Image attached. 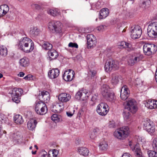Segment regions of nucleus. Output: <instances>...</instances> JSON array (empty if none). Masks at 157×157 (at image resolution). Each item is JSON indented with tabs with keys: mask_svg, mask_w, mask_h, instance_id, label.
<instances>
[{
	"mask_svg": "<svg viewBox=\"0 0 157 157\" xmlns=\"http://www.w3.org/2000/svg\"><path fill=\"white\" fill-rule=\"evenodd\" d=\"M123 116L124 120L127 122H128L131 120V116L129 112L124 111Z\"/></svg>",
	"mask_w": 157,
	"mask_h": 157,
	"instance_id": "36",
	"label": "nucleus"
},
{
	"mask_svg": "<svg viewBox=\"0 0 157 157\" xmlns=\"http://www.w3.org/2000/svg\"><path fill=\"white\" fill-rule=\"evenodd\" d=\"M121 48H127V50L130 52L133 50V48L132 47L131 45L125 42H122L120 45Z\"/></svg>",
	"mask_w": 157,
	"mask_h": 157,
	"instance_id": "29",
	"label": "nucleus"
},
{
	"mask_svg": "<svg viewBox=\"0 0 157 157\" xmlns=\"http://www.w3.org/2000/svg\"><path fill=\"white\" fill-rule=\"evenodd\" d=\"M145 106L148 109H151L157 108V100L149 99L146 101Z\"/></svg>",
	"mask_w": 157,
	"mask_h": 157,
	"instance_id": "21",
	"label": "nucleus"
},
{
	"mask_svg": "<svg viewBox=\"0 0 157 157\" xmlns=\"http://www.w3.org/2000/svg\"><path fill=\"white\" fill-rule=\"evenodd\" d=\"M89 93L86 90H79L75 94V98L78 100L83 101L88 98Z\"/></svg>",
	"mask_w": 157,
	"mask_h": 157,
	"instance_id": "15",
	"label": "nucleus"
},
{
	"mask_svg": "<svg viewBox=\"0 0 157 157\" xmlns=\"http://www.w3.org/2000/svg\"><path fill=\"white\" fill-rule=\"evenodd\" d=\"M49 30L53 33H61L62 32V24L59 21H52L48 24Z\"/></svg>",
	"mask_w": 157,
	"mask_h": 157,
	"instance_id": "5",
	"label": "nucleus"
},
{
	"mask_svg": "<svg viewBox=\"0 0 157 157\" xmlns=\"http://www.w3.org/2000/svg\"><path fill=\"white\" fill-rule=\"evenodd\" d=\"M130 130L128 126H124L119 128L114 133V136L117 139L123 140L128 137Z\"/></svg>",
	"mask_w": 157,
	"mask_h": 157,
	"instance_id": "4",
	"label": "nucleus"
},
{
	"mask_svg": "<svg viewBox=\"0 0 157 157\" xmlns=\"http://www.w3.org/2000/svg\"><path fill=\"white\" fill-rule=\"evenodd\" d=\"M59 72V70L58 69L53 68L49 71L48 76L51 79H54L58 76Z\"/></svg>",
	"mask_w": 157,
	"mask_h": 157,
	"instance_id": "20",
	"label": "nucleus"
},
{
	"mask_svg": "<svg viewBox=\"0 0 157 157\" xmlns=\"http://www.w3.org/2000/svg\"><path fill=\"white\" fill-rule=\"evenodd\" d=\"M3 75L2 74L0 73V78H2L3 77Z\"/></svg>",
	"mask_w": 157,
	"mask_h": 157,
	"instance_id": "61",
	"label": "nucleus"
},
{
	"mask_svg": "<svg viewBox=\"0 0 157 157\" xmlns=\"http://www.w3.org/2000/svg\"><path fill=\"white\" fill-rule=\"evenodd\" d=\"M34 106L35 111L37 114L43 115L47 112L48 109L47 105L43 102L36 101Z\"/></svg>",
	"mask_w": 157,
	"mask_h": 157,
	"instance_id": "6",
	"label": "nucleus"
},
{
	"mask_svg": "<svg viewBox=\"0 0 157 157\" xmlns=\"http://www.w3.org/2000/svg\"><path fill=\"white\" fill-rule=\"evenodd\" d=\"M149 36L152 38L157 37V22L150 23L147 29Z\"/></svg>",
	"mask_w": 157,
	"mask_h": 157,
	"instance_id": "8",
	"label": "nucleus"
},
{
	"mask_svg": "<svg viewBox=\"0 0 157 157\" xmlns=\"http://www.w3.org/2000/svg\"><path fill=\"white\" fill-rule=\"evenodd\" d=\"M33 148V147L32 146H30V147H29V149H32Z\"/></svg>",
	"mask_w": 157,
	"mask_h": 157,
	"instance_id": "63",
	"label": "nucleus"
},
{
	"mask_svg": "<svg viewBox=\"0 0 157 157\" xmlns=\"http://www.w3.org/2000/svg\"><path fill=\"white\" fill-rule=\"evenodd\" d=\"M86 38L88 48H90L95 46L96 43V39L93 35L88 34L87 35Z\"/></svg>",
	"mask_w": 157,
	"mask_h": 157,
	"instance_id": "17",
	"label": "nucleus"
},
{
	"mask_svg": "<svg viewBox=\"0 0 157 157\" xmlns=\"http://www.w3.org/2000/svg\"><path fill=\"white\" fill-rule=\"evenodd\" d=\"M48 53L51 60L56 59L58 56L57 52L54 50L49 51Z\"/></svg>",
	"mask_w": 157,
	"mask_h": 157,
	"instance_id": "30",
	"label": "nucleus"
},
{
	"mask_svg": "<svg viewBox=\"0 0 157 157\" xmlns=\"http://www.w3.org/2000/svg\"><path fill=\"white\" fill-rule=\"evenodd\" d=\"M48 13L53 16H56L58 14V12L56 9H52L49 10Z\"/></svg>",
	"mask_w": 157,
	"mask_h": 157,
	"instance_id": "42",
	"label": "nucleus"
},
{
	"mask_svg": "<svg viewBox=\"0 0 157 157\" xmlns=\"http://www.w3.org/2000/svg\"><path fill=\"white\" fill-rule=\"evenodd\" d=\"M156 74H157V69H156V73H155V74H156Z\"/></svg>",
	"mask_w": 157,
	"mask_h": 157,
	"instance_id": "64",
	"label": "nucleus"
},
{
	"mask_svg": "<svg viewBox=\"0 0 157 157\" xmlns=\"http://www.w3.org/2000/svg\"><path fill=\"white\" fill-rule=\"evenodd\" d=\"M71 97V95L69 94L63 93L59 95L58 99L62 102H66L70 100Z\"/></svg>",
	"mask_w": 157,
	"mask_h": 157,
	"instance_id": "22",
	"label": "nucleus"
},
{
	"mask_svg": "<svg viewBox=\"0 0 157 157\" xmlns=\"http://www.w3.org/2000/svg\"><path fill=\"white\" fill-rule=\"evenodd\" d=\"M42 46L45 50H50L52 48V45L48 42L44 41Z\"/></svg>",
	"mask_w": 157,
	"mask_h": 157,
	"instance_id": "32",
	"label": "nucleus"
},
{
	"mask_svg": "<svg viewBox=\"0 0 157 157\" xmlns=\"http://www.w3.org/2000/svg\"><path fill=\"white\" fill-rule=\"evenodd\" d=\"M143 58V55L140 52H134L128 57V64L129 66H133L142 60Z\"/></svg>",
	"mask_w": 157,
	"mask_h": 157,
	"instance_id": "3",
	"label": "nucleus"
},
{
	"mask_svg": "<svg viewBox=\"0 0 157 157\" xmlns=\"http://www.w3.org/2000/svg\"><path fill=\"white\" fill-rule=\"evenodd\" d=\"M122 157H132L130 154L128 153H124L122 155Z\"/></svg>",
	"mask_w": 157,
	"mask_h": 157,
	"instance_id": "52",
	"label": "nucleus"
},
{
	"mask_svg": "<svg viewBox=\"0 0 157 157\" xmlns=\"http://www.w3.org/2000/svg\"><path fill=\"white\" fill-rule=\"evenodd\" d=\"M129 96V90L126 86L122 87L120 97L122 100H126Z\"/></svg>",
	"mask_w": 157,
	"mask_h": 157,
	"instance_id": "19",
	"label": "nucleus"
},
{
	"mask_svg": "<svg viewBox=\"0 0 157 157\" xmlns=\"http://www.w3.org/2000/svg\"><path fill=\"white\" fill-rule=\"evenodd\" d=\"M150 4V0H144L141 5L140 7L143 9L147 8Z\"/></svg>",
	"mask_w": 157,
	"mask_h": 157,
	"instance_id": "35",
	"label": "nucleus"
},
{
	"mask_svg": "<svg viewBox=\"0 0 157 157\" xmlns=\"http://www.w3.org/2000/svg\"><path fill=\"white\" fill-rule=\"evenodd\" d=\"M7 118L6 116L2 114H0V138H1L2 135V132L3 131L2 128L1 124L5 123H6V121Z\"/></svg>",
	"mask_w": 157,
	"mask_h": 157,
	"instance_id": "27",
	"label": "nucleus"
},
{
	"mask_svg": "<svg viewBox=\"0 0 157 157\" xmlns=\"http://www.w3.org/2000/svg\"><path fill=\"white\" fill-rule=\"evenodd\" d=\"M111 81V83L113 85H115L117 84L119 81V77L118 76H113Z\"/></svg>",
	"mask_w": 157,
	"mask_h": 157,
	"instance_id": "40",
	"label": "nucleus"
},
{
	"mask_svg": "<svg viewBox=\"0 0 157 157\" xmlns=\"http://www.w3.org/2000/svg\"><path fill=\"white\" fill-rule=\"evenodd\" d=\"M105 26L104 25H100L98 27L97 29L98 30L100 31H102L104 29Z\"/></svg>",
	"mask_w": 157,
	"mask_h": 157,
	"instance_id": "50",
	"label": "nucleus"
},
{
	"mask_svg": "<svg viewBox=\"0 0 157 157\" xmlns=\"http://www.w3.org/2000/svg\"><path fill=\"white\" fill-rule=\"evenodd\" d=\"M7 54V48L3 45L0 46V55L5 56Z\"/></svg>",
	"mask_w": 157,
	"mask_h": 157,
	"instance_id": "33",
	"label": "nucleus"
},
{
	"mask_svg": "<svg viewBox=\"0 0 157 157\" xmlns=\"http://www.w3.org/2000/svg\"><path fill=\"white\" fill-rule=\"evenodd\" d=\"M109 10L107 8H103L101 9L99 12V19H100L105 18L109 15Z\"/></svg>",
	"mask_w": 157,
	"mask_h": 157,
	"instance_id": "23",
	"label": "nucleus"
},
{
	"mask_svg": "<svg viewBox=\"0 0 157 157\" xmlns=\"http://www.w3.org/2000/svg\"><path fill=\"white\" fill-rule=\"evenodd\" d=\"M143 128L149 133H153L155 130V125L151 120L147 119L143 122Z\"/></svg>",
	"mask_w": 157,
	"mask_h": 157,
	"instance_id": "10",
	"label": "nucleus"
},
{
	"mask_svg": "<svg viewBox=\"0 0 157 157\" xmlns=\"http://www.w3.org/2000/svg\"><path fill=\"white\" fill-rule=\"evenodd\" d=\"M29 80H31L33 76L31 75V76H29Z\"/></svg>",
	"mask_w": 157,
	"mask_h": 157,
	"instance_id": "60",
	"label": "nucleus"
},
{
	"mask_svg": "<svg viewBox=\"0 0 157 157\" xmlns=\"http://www.w3.org/2000/svg\"><path fill=\"white\" fill-rule=\"evenodd\" d=\"M75 77V72L71 69L66 71L63 75V78L66 81H71Z\"/></svg>",
	"mask_w": 157,
	"mask_h": 157,
	"instance_id": "16",
	"label": "nucleus"
},
{
	"mask_svg": "<svg viewBox=\"0 0 157 157\" xmlns=\"http://www.w3.org/2000/svg\"><path fill=\"white\" fill-rule=\"evenodd\" d=\"M34 147L36 148V149L37 150L38 149V148L37 147V146L36 145H35Z\"/></svg>",
	"mask_w": 157,
	"mask_h": 157,
	"instance_id": "59",
	"label": "nucleus"
},
{
	"mask_svg": "<svg viewBox=\"0 0 157 157\" xmlns=\"http://www.w3.org/2000/svg\"><path fill=\"white\" fill-rule=\"evenodd\" d=\"M94 6L97 9H98L101 8L100 3L99 2H98L95 3Z\"/></svg>",
	"mask_w": 157,
	"mask_h": 157,
	"instance_id": "48",
	"label": "nucleus"
},
{
	"mask_svg": "<svg viewBox=\"0 0 157 157\" xmlns=\"http://www.w3.org/2000/svg\"><path fill=\"white\" fill-rule=\"evenodd\" d=\"M132 150L133 151H135L136 157H144L142 155V153L140 148L134 147V148L132 149Z\"/></svg>",
	"mask_w": 157,
	"mask_h": 157,
	"instance_id": "38",
	"label": "nucleus"
},
{
	"mask_svg": "<svg viewBox=\"0 0 157 157\" xmlns=\"http://www.w3.org/2000/svg\"><path fill=\"white\" fill-rule=\"evenodd\" d=\"M78 151L80 155L84 156L88 155L89 152V150L85 147H80L78 148Z\"/></svg>",
	"mask_w": 157,
	"mask_h": 157,
	"instance_id": "31",
	"label": "nucleus"
},
{
	"mask_svg": "<svg viewBox=\"0 0 157 157\" xmlns=\"http://www.w3.org/2000/svg\"><path fill=\"white\" fill-rule=\"evenodd\" d=\"M109 107L105 103L102 102L99 104L97 106L96 111L101 116H105L109 112Z\"/></svg>",
	"mask_w": 157,
	"mask_h": 157,
	"instance_id": "12",
	"label": "nucleus"
},
{
	"mask_svg": "<svg viewBox=\"0 0 157 157\" xmlns=\"http://www.w3.org/2000/svg\"><path fill=\"white\" fill-rule=\"evenodd\" d=\"M100 91L103 96L106 100L113 101L115 99L114 93L111 90L109 86L106 84L102 85L100 88Z\"/></svg>",
	"mask_w": 157,
	"mask_h": 157,
	"instance_id": "2",
	"label": "nucleus"
},
{
	"mask_svg": "<svg viewBox=\"0 0 157 157\" xmlns=\"http://www.w3.org/2000/svg\"><path fill=\"white\" fill-rule=\"evenodd\" d=\"M36 121L33 119H31L28 122L27 126L28 128L30 130H34L37 124Z\"/></svg>",
	"mask_w": 157,
	"mask_h": 157,
	"instance_id": "24",
	"label": "nucleus"
},
{
	"mask_svg": "<svg viewBox=\"0 0 157 157\" xmlns=\"http://www.w3.org/2000/svg\"><path fill=\"white\" fill-rule=\"evenodd\" d=\"M51 119L55 122H58L59 120V119L58 116V115L56 114H53L51 117Z\"/></svg>",
	"mask_w": 157,
	"mask_h": 157,
	"instance_id": "44",
	"label": "nucleus"
},
{
	"mask_svg": "<svg viewBox=\"0 0 157 157\" xmlns=\"http://www.w3.org/2000/svg\"><path fill=\"white\" fill-rule=\"evenodd\" d=\"M19 63L20 66L23 67L28 66L29 64V59L26 57H24L21 59L19 61Z\"/></svg>",
	"mask_w": 157,
	"mask_h": 157,
	"instance_id": "28",
	"label": "nucleus"
},
{
	"mask_svg": "<svg viewBox=\"0 0 157 157\" xmlns=\"http://www.w3.org/2000/svg\"><path fill=\"white\" fill-rule=\"evenodd\" d=\"M143 51L146 55L149 56L154 54L157 51V46L152 44H146L144 45Z\"/></svg>",
	"mask_w": 157,
	"mask_h": 157,
	"instance_id": "7",
	"label": "nucleus"
},
{
	"mask_svg": "<svg viewBox=\"0 0 157 157\" xmlns=\"http://www.w3.org/2000/svg\"><path fill=\"white\" fill-rule=\"evenodd\" d=\"M3 11L2 6H0V17L5 15L4 13H3Z\"/></svg>",
	"mask_w": 157,
	"mask_h": 157,
	"instance_id": "51",
	"label": "nucleus"
},
{
	"mask_svg": "<svg viewBox=\"0 0 157 157\" xmlns=\"http://www.w3.org/2000/svg\"><path fill=\"white\" fill-rule=\"evenodd\" d=\"M75 143L76 144H79L78 140H76V141H75Z\"/></svg>",
	"mask_w": 157,
	"mask_h": 157,
	"instance_id": "62",
	"label": "nucleus"
},
{
	"mask_svg": "<svg viewBox=\"0 0 157 157\" xmlns=\"http://www.w3.org/2000/svg\"><path fill=\"white\" fill-rule=\"evenodd\" d=\"M155 78L156 81L157 82V74H155Z\"/></svg>",
	"mask_w": 157,
	"mask_h": 157,
	"instance_id": "58",
	"label": "nucleus"
},
{
	"mask_svg": "<svg viewBox=\"0 0 157 157\" xmlns=\"http://www.w3.org/2000/svg\"><path fill=\"white\" fill-rule=\"evenodd\" d=\"M18 44L19 48L26 53L32 52L34 48L33 42L27 37L21 38L19 40Z\"/></svg>",
	"mask_w": 157,
	"mask_h": 157,
	"instance_id": "1",
	"label": "nucleus"
},
{
	"mask_svg": "<svg viewBox=\"0 0 157 157\" xmlns=\"http://www.w3.org/2000/svg\"><path fill=\"white\" fill-rule=\"evenodd\" d=\"M125 108L133 113H136L138 109L136 101L134 99H129L127 101Z\"/></svg>",
	"mask_w": 157,
	"mask_h": 157,
	"instance_id": "13",
	"label": "nucleus"
},
{
	"mask_svg": "<svg viewBox=\"0 0 157 157\" xmlns=\"http://www.w3.org/2000/svg\"><path fill=\"white\" fill-rule=\"evenodd\" d=\"M38 98L39 101L43 102L45 103H47L50 99V94L48 92L46 91H42L39 94Z\"/></svg>",
	"mask_w": 157,
	"mask_h": 157,
	"instance_id": "18",
	"label": "nucleus"
},
{
	"mask_svg": "<svg viewBox=\"0 0 157 157\" xmlns=\"http://www.w3.org/2000/svg\"><path fill=\"white\" fill-rule=\"evenodd\" d=\"M94 133H95V132H92V134H91V136H90V137L91 138L93 139L94 137V136H92V134H94Z\"/></svg>",
	"mask_w": 157,
	"mask_h": 157,
	"instance_id": "57",
	"label": "nucleus"
},
{
	"mask_svg": "<svg viewBox=\"0 0 157 157\" xmlns=\"http://www.w3.org/2000/svg\"><path fill=\"white\" fill-rule=\"evenodd\" d=\"M23 93V90L21 88H14L10 92L12 94L13 101L16 103L20 101V96Z\"/></svg>",
	"mask_w": 157,
	"mask_h": 157,
	"instance_id": "9",
	"label": "nucleus"
},
{
	"mask_svg": "<svg viewBox=\"0 0 157 157\" xmlns=\"http://www.w3.org/2000/svg\"><path fill=\"white\" fill-rule=\"evenodd\" d=\"M32 6L33 8H35L36 9L39 10L41 8V6L38 4H34L32 5Z\"/></svg>",
	"mask_w": 157,
	"mask_h": 157,
	"instance_id": "49",
	"label": "nucleus"
},
{
	"mask_svg": "<svg viewBox=\"0 0 157 157\" xmlns=\"http://www.w3.org/2000/svg\"><path fill=\"white\" fill-rule=\"evenodd\" d=\"M108 146L107 144L105 141L101 142L99 144L100 149L102 151L106 150Z\"/></svg>",
	"mask_w": 157,
	"mask_h": 157,
	"instance_id": "37",
	"label": "nucleus"
},
{
	"mask_svg": "<svg viewBox=\"0 0 157 157\" xmlns=\"http://www.w3.org/2000/svg\"><path fill=\"white\" fill-rule=\"evenodd\" d=\"M156 151L149 150L147 151V155L149 157H157V152Z\"/></svg>",
	"mask_w": 157,
	"mask_h": 157,
	"instance_id": "39",
	"label": "nucleus"
},
{
	"mask_svg": "<svg viewBox=\"0 0 157 157\" xmlns=\"http://www.w3.org/2000/svg\"><path fill=\"white\" fill-rule=\"evenodd\" d=\"M130 32L131 37L133 39L140 38L142 33L141 27L138 25L132 27L131 29Z\"/></svg>",
	"mask_w": 157,
	"mask_h": 157,
	"instance_id": "14",
	"label": "nucleus"
},
{
	"mask_svg": "<svg viewBox=\"0 0 157 157\" xmlns=\"http://www.w3.org/2000/svg\"><path fill=\"white\" fill-rule=\"evenodd\" d=\"M118 68L117 63L112 58H109L106 61L105 66V70L108 72L112 70H117Z\"/></svg>",
	"mask_w": 157,
	"mask_h": 157,
	"instance_id": "11",
	"label": "nucleus"
},
{
	"mask_svg": "<svg viewBox=\"0 0 157 157\" xmlns=\"http://www.w3.org/2000/svg\"><path fill=\"white\" fill-rule=\"evenodd\" d=\"M25 75V73L22 72H20L18 75L20 77H23Z\"/></svg>",
	"mask_w": 157,
	"mask_h": 157,
	"instance_id": "53",
	"label": "nucleus"
},
{
	"mask_svg": "<svg viewBox=\"0 0 157 157\" xmlns=\"http://www.w3.org/2000/svg\"><path fill=\"white\" fill-rule=\"evenodd\" d=\"M89 74L91 75L92 77H94L96 75L97 72L95 70H90L89 71Z\"/></svg>",
	"mask_w": 157,
	"mask_h": 157,
	"instance_id": "47",
	"label": "nucleus"
},
{
	"mask_svg": "<svg viewBox=\"0 0 157 157\" xmlns=\"http://www.w3.org/2000/svg\"><path fill=\"white\" fill-rule=\"evenodd\" d=\"M11 137L13 140L18 142L20 139H22V136L18 133H14L12 135Z\"/></svg>",
	"mask_w": 157,
	"mask_h": 157,
	"instance_id": "34",
	"label": "nucleus"
},
{
	"mask_svg": "<svg viewBox=\"0 0 157 157\" xmlns=\"http://www.w3.org/2000/svg\"><path fill=\"white\" fill-rule=\"evenodd\" d=\"M1 6H2V10H3V13L6 15L7 12L9 11V8L8 6L4 4L3 5Z\"/></svg>",
	"mask_w": 157,
	"mask_h": 157,
	"instance_id": "41",
	"label": "nucleus"
},
{
	"mask_svg": "<svg viewBox=\"0 0 157 157\" xmlns=\"http://www.w3.org/2000/svg\"><path fill=\"white\" fill-rule=\"evenodd\" d=\"M152 147L154 151H157V138L154 139L153 142Z\"/></svg>",
	"mask_w": 157,
	"mask_h": 157,
	"instance_id": "43",
	"label": "nucleus"
},
{
	"mask_svg": "<svg viewBox=\"0 0 157 157\" xmlns=\"http://www.w3.org/2000/svg\"><path fill=\"white\" fill-rule=\"evenodd\" d=\"M13 120L14 123L18 125H21L24 122V120L22 116L19 114H16L14 116Z\"/></svg>",
	"mask_w": 157,
	"mask_h": 157,
	"instance_id": "25",
	"label": "nucleus"
},
{
	"mask_svg": "<svg viewBox=\"0 0 157 157\" xmlns=\"http://www.w3.org/2000/svg\"><path fill=\"white\" fill-rule=\"evenodd\" d=\"M29 76H31V75H27L26 76L24 77L23 78L27 80H29Z\"/></svg>",
	"mask_w": 157,
	"mask_h": 157,
	"instance_id": "54",
	"label": "nucleus"
},
{
	"mask_svg": "<svg viewBox=\"0 0 157 157\" xmlns=\"http://www.w3.org/2000/svg\"><path fill=\"white\" fill-rule=\"evenodd\" d=\"M96 99H97L96 97L95 96H93L91 98V100L93 102H94L96 100Z\"/></svg>",
	"mask_w": 157,
	"mask_h": 157,
	"instance_id": "55",
	"label": "nucleus"
},
{
	"mask_svg": "<svg viewBox=\"0 0 157 157\" xmlns=\"http://www.w3.org/2000/svg\"><path fill=\"white\" fill-rule=\"evenodd\" d=\"M36 151H32V154H33V155H35V154H36Z\"/></svg>",
	"mask_w": 157,
	"mask_h": 157,
	"instance_id": "56",
	"label": "nucleus"
},
{
	"mask_svg": "<svg viewBox=\"0 0 157 157\" xmlns=\"http://www.w3.org/2000/svg\"><path fill=\"white\" fill-rule=\"evenodd\" d=\"M68 46L70 47L75 48H78V45L77 44L75 43H70L68 44Z\"/></svg>",
	"mask_w": 157,
	"mask_h": 157,
	"instance_id": "45",
	"label": "nucleus"
},
{
	"mask_svg": "<svg viewBox=\"0 0 157 157\" xmlns=\"http://www.w3.org/2000/svg\"><path fill=\"white\" fill-rule=\"evenodd\" d=\"M40 29L36 27L33 26L30 28L29 33L33 37H35L40 34Z\"/></svg>",
	"mask_w": 157,
	"mask_h": 157,
	"instance_id": "26",
	"label": "nucleus"
},
{
	"mask_svg": "<svg viewBox=\"0 0 157 157\" xmlns=\"http://www.w3.org/2000/svg\"><path fill=\"white\" fill-rule=\"evenodd\" d=\"M75 110L74 109L72 111H68L66 112V114L68 117H71L73 115Z\"/></svg>",
	"mask_w": 157,
	"mask_h": 157,
	"instance_id": "46",
	"label": "nucleus"
}]
</instances>
